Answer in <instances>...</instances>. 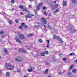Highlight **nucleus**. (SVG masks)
<instances>
[{"instance_id":"nucleus-1","label":"nucleus","mask_w":77,"mask_h":77,"mask_svg":"<svg viewBox=\"0 0 77 77\" xmlns=\"http://www.w3.org/2000/svg\"><path fill=\"white\" fill-rule=\"evenodd\" d=\"M67 29H68L70 31L71 33H75L76 32L75 29H73V28H72V26L71 25H69Z\"/></svg>"},{"instance_id":"nucleus-2","label":"nucleus","mask_w":77,"mask_h":77,"mask_svg":"<svg viewBox=\"0 0 77 77\" xmlns=\"http://www.w3.org/2000/svg\"><path fill=\"white\" fill-rule=\"evenodd\" d=\"M5 66L7 69H9V70H13L14 69L12 67V66L11 65H9L8 64L6 63Z\"/></svg>"},{"instance_id":"nucleus-3","label":"nucleus","mask_w":77,"mask_h":77,"mask_svg":"<svg viewBox=\"0 0 77 77\" xmlns=\"http://www.w3.org/2000/svg\"><path fill=\"white\" fill-rule=\"evenodd\" d=\"M41 20L45 24H47V20H46L45 18L42 17L41 18Z\"/></svg>"},{"instance_id":"nucleus-4","label":"nucleus","mask_w":77,"mask_h":77,"mask_svg":"<svg viewBox=\"0 0 77 77\" xmlns=\"http://www.w3.org/2000/svg\"><path fill=\"white\" fill-rule=\"evenodd\" d=\"M15 39L16 41H17V42H18L19 43H20V44H21V43H22L21 41L20 40V39H19V38H18V37H17V36H16L15 37Z\"/></svg>"},{"instance_id":"nucleus-5","label":"nucleus","mask_w":77,"mask_h":77,"mask_svg":"<svg viewBox=\"0 0 77 77\" xmlns=\"http://www.w3.org/2000/svg\"><path fill=\"white\" fill-rule=\"evenodd\" d=\"M25 17L28 18H32V17L31 16L30 14H28L25 15Z\"/></svg>"},{"instance_id":"nucleus-6","label":"nucleus","mask_w":77,"mask_h":77,"mask_svg":"<svg viewBox=\"0 0 77 77\" xmlns=\"http://www.w3.org/2000/svg\"><path fill=\"white\" fill-rule=\"evenodd\" d=\"M21 58L20 57H18L15 59L16 61H22V60H21Z\"/></svg>"},{"instance_id":"nucleus-7","label":"nucleus","mask_w":77,"mask_h":77,"mask_svg":"<svg viewBox=\"0 0 77 77\" xmlns=\"http://www.w3.org/2000/svg\"><path fill=\"white\" fill-rule=\"evenodd\" d=\"M19 38L20 39H24V36L22 34H20L19 35Z\"/></svg>"},{"instance_id":"nucleus-8","label":"nucleus","mask_w":77,"mask_h":77,"mask_svg":"<svg viewBox=\"0 0 77 77\" xmlns=\"http://www.w3.org/2000/svg\"><path fill=\"white\" fill-rule=\"evenodd\" d=\"M58 6V5L56 4L52 8V10H54L55 9H56L57 8Z\"/></svg>"},{"instance_id":"nucleus-9","label":"nucleus","mask_w":77,"mask_h":77,"mask_svg":"<svg viewBox=\"0 0 77 77\" xmlns=\"http://www.w3.org/2000/svg\"><path fill=\"white\" fill-rule=\"evenodd\" d=\"M32 69H35V67H33V68H31L30 69H28V72H32V71L33 70Z\"/></svg>"},{"instance_id":"nucleus-10","label":"nucleus","mask_w":77,"mask_h":77,"mask_svg":"<svg viewBox=\"0 0 77 77\" xmlns=\"http://www.w3.org/2000/svg\"><path fill=\"white\" fill-rule=\"evenodd\" d=\"M67 5V3H66V2L64 1H63V6H66Z\"/></svg>"},{"instance_id":"nucleus-11","label":"nucleus","mask_w":77,"mask_h":77,"mask_svg":"<svg viewBox=\"0 0 77 77\" xmlns=\"http://www.w3.org/2000/svg\"><path fill=\"white\" fill-rule=\"evenodd\" d=\"M4 52L6 54H8V50H7V49H6V48H5L4 49Z\"/></svg>"},{"instance_id":"nucleus-12","label":"nucleus","mask_w":77,"mask_h":77,"mask_svg":"<svg viewBox=\"0 0 77 77\" xmlns=\"http://www.w3.org/2000/svg\"><path fill=\"white\" fill-rule=\"evenodd\" d=\"M72 2L73 3H77V0H72Z\"/></svg>"},{"instance_id":"nucleus-13","label":"nucleus","mask_w":77,"mask_h":77,"mask_svg":"<svg viewBox=\"0 0 77 77\" xmlns=\"http://www.w3.org/2000/svg\"><path fill=\"white\" fill-rule=\"evenodd\" d=\"M23 10H22V11H25V12H29V11H28V10H27V9H24V8H23Z\"/></svg>"},{"instance_id":"nucleus-14","label":"nucleus","mask_w":77,"mask_h":77,"mask_svg":"<svg viewBox=\"0 0 77 77\" xmlns=\"http://www.w3.org/2000/svg\"><path fill=\"white\" fill-rule=\"evenodd\" d=\"M40 7L38 5H37L36 7V11H39L40 9Z\"/></svg>"},{"instance_id":"nucleus-15","label":"nucleus","mask_w":77,"mask_h":77,"mask_svg":"<svg viewBox=\"0 0 77 77\" xmlns=\"http://www.w3.org/2000/svg\"><path fill=\"white\" fill-rule=\"evenodd\" d=\"M20 8H21L22 10H24L23 9H24V7L22 5H20L19 6Z\"/></svg>"},{"instance_id":"nucleus-16","label":"nucleus","mask_w":77,"mask_h":77,"mask_svg":"<svg viewBox=\"0 0 77 77\" xmlns=\"http://www.w3.org/2000/svg\"><path fill=\"white\" fill-rule=\"evenodd\" d=\"M72 72H70V71H69V72H67V74L68 75H71L72 74Z\"/></svg>"},{"instance_id":"nucleus-17","label":"nucleus","mask_w":77,"mask_h":77,"mask_svg":"<svg viewBox=\"0 0 77 77\" xmlns=\"http://www.w3.org/2000/svg\"><path fill=\"white\" fill-rule=\"evenodd\" d=\"M40 7H41V6H42L43 5V3L42 2H41L39 3V5H38Z\"/></svg>"},{"instance_id":"nucleus-18","label":"nucleus","mask_w":77,"mask_h":77,"mask_svg":"<svg viewBox=\"0 0 77 77\" xmlns=\"http://www.w3.org/2000/svg\"><path fill=\"white\" fill-rule=\"evenodd\" d=\"M77 71V70L75 69H73L72 70V72L73 73H75Z\"/></svg>"},{"instance_id":"nucleus-19","label":"nucleus","mask_w":77,"mask_h":77,"mask_svg":"<svg viewBox=\"0 0 77 77\" xmlns=\"http://www.w3.org/2000/svg\"><path fill=\"white\" fill-rule=\"evenodd\" d=\"M6 75L7 77H9L10 75L9 72H7L6 73Z\"/></svg>"},{"instance_id":"nucleus-20","label":"nucleus","mask_w":77,"mask_h":77,"mask_svg":"<svg viewBox=\"0 0 77 77\" xmlns=\"http://www.w3.org/2000/svg\"><path fill=\"white\" fill-rule=\"evenodd\" d=\"M41 55L42 56H45V54H44V52H42L41 53Z\"/></svg>"},{"instance_id":"nucleus-21","label":"nucleus","mask_w":77,"mask_h":77,"mask_svg":"<svg viewBox=\"0 0 77 77\" xmlns=\"http://www.w3.org/2000/svg\"><path fill=\"white\" fill-rule=\"evenodd\" d=\"M23 49H19L18 51H19V52H23Z\"/></svg>"},{"instance_id":"nucleus-22","label":"nucleus","mask_w":77,"mask_h":77,"mask_svg":"<svg viewBox=\"0 0 77 77\" xmlns=\"http://www.w3.org/2000/svg\"><path fill=\"white\" fill-rule=\"evenodd\" d=\"M56 38L58 39V40H59V41L61 39V38H60V37H59V36L56 37Z\"/></svg>"},{"instance_id":"nucleus-23","label":"nucleus","mask_w":77,"mask_h":77,"mask_svg":"<svg viewBox=\"0 0 77 77\" xmlns=\"http://www.w3.org/2000/svg\"><path fill=\"white\" fill-rule=\"evenodd\" d=\"M70 55H72L73 56H74V55H75V53H71L70 54H69V56H70Z\"/></svg>"},{"instance_id":"nucleus-24","label":"nucleus","mask_w":77,"mask_h":77,"mask_svg":"<svg viewBox=\"0 0 77 77\" xmlns=\"http://www.w3.org/2000/svg\"><path fill=\"white\" fill-rule=\"evenodd\" d=\"M28 36H33V34H29L28 35Z\"/></svg>"},{"instance_id":"nucleus-25","label":"nucleus","mask_w":77,"mask_h":77,"mask_svg":"<svg viewBox=\"0 0 77 77\" xmlns=\"http://www.w3.org/2000/svg\"><path fill=\"white\" fill-rule=\"evenodd\" d=\"M63 74V73L61 72H58V74H59V75H62V74Z\"/></svg>"},{"instance_id":"nucleus-26","label":"nucleus","mask_w":77,"mask_h":77,"mask_svg":"<svg viewBox=\"0 0 77 77\" xmlns=\"http://www.w3.org/2000/svg\"><path fill=\"white\" fill-rule=\"evenodd\" d=\"M22 52H23V53H27V51H26V50H24V49H23Z\"/></svg>"},{"instance_id":"nucleus-27","label":"nucleus","mask_w":77,"mask_h":77,"mask_svg":"<svg viewBox=\"0 0 77 77\" xmlns=\"http://www.w3.org/2000/svg\"><path fill=\"white\" fill-rule=\"evenodd\" d=\"M38 41L40 43H42V41L41 39L38 40Z\"/></svg>"},{"instance_id":"nucleus-28","label":"nucleus","mask_w":77,"mask_h":77,"mask_svg":"<svg viewBox=\"0 0 77 77\" xmlns=\"http://www.w3.org/2000/svg\"><path fill=\"white\" fill-rule=\"evenodd\" d=\"M45 53L46 54H48V51H46L45 52Z\"/></svg>"},{"instance_id":"nucleus-29","label":"nucleus","mask_w":77,"mask_h":77,"mask_svg":"<svg viewBox=\"0 0 77 77\" xmlns=\"http://www.w3.org/2000/svg\"><path fill=\"white\" fill-rule=\"evenodd\" d=\"M8 23H9V24H12V21L11 20H10L9 21Z\"/></svg>"},{"instance_id":"nucleus-30","label":"nucleus","mask_w":77,"mask_h":77,"mask_svg":"<svg viewBox=\"0 0 77 77\" xmlns=\"http://www.w3.org/2000/svg\"><path fill=\"white\" fill-rule=\"evenodd\" d=\"M57 12H59V10L58 9H56L54 11V13H57Z\"/></svg>"},{"instance_id":"nucleus-31","label":"nucleus","mask_w":77,"mask_h":77,"mask_svg":"<svg viewBox=\"0 0 77 77\" xmlns=\"http://www.w3.org/2000/svg\"><path fill=\"white\" fill-rule=\"evenodd\" d=\"M15 22L16 23H18V20H15Z\"/></svg>"},{"instance_id":"nucleus-32","label":"nucleus","mask_w":77,"mask_h":77,"mask_svg":"<svg viewBox=\"0 0 77 77\" xmlns=\"http://www.w3.org/2000/svg\"><path fill=\"white\" fill-rule=\"evenodd\" d=\"M26 24H24V23H22L21 24V25L22 26H25Z\"/></svg>"},{"instance_id":"nucleus-33","label":"nucleus","mask_w":77,"mask_h":77,"mask_svg":"<svg viewBox=\"0 0 77 77\" xmlns=\"http://www.w3.org/2000/svg\"><path fill=\"white\" fill-rule=\"evenodd\" d=\"M73 68V66L71 65V66L70 67V69H72Z\"/></svg>"},{"instance_id":"nucleus-34","label":"nucleus","mask_w":77,"mask_h":77,"mask_svg":"<svg viewBox=\"0 0 77 77\" xmlns=\"http://www.w3.org/2000/svg\"><path fill=\"white\" fill-rule=\"evenodd\" d=\"M48 72V69H47L45 70V73H47Z\"/></svg>"},{"instance_id":"nucleus-35","label":"nucleus","mask_w":77,"mask_h":77,"mask_svg":"<svg viewBox=\"0 0 77 77\" xmlns=\"http://www.w3.org/2000/svg\"><path fill=\"white\" fill-rule=\"evenodd\" d=\"M19 28L20 29H21V30H22V29H23V27H22L21 26H20Z\"/></svg>"},{"instance_id":"nucleus-36","label":"nucleus","mask_w":77,"mask_h":77,"mask_svg":"<svg viewBox=\"0 0 77 77\" xmlns=\"http://www.w3.org/2000/svg\"><path fill=\"white\" fill-rule=\"evenodd\" d=\"M3 33H4V32H3V31H1L0 32V34H3Z\"/></svg>"},{"instance_id":"nucleus-37","label":"nucleus","mask_w":77,"mask_h":77,"mask_svg":"<svg viewBox=\"0 0 77 77\" xmlns=\"http://www.w3.org/2000/svg\"><path fill=\"white\" fill-rule=\"evenodd\" d=\"M11 3L13 4H14V3H15V1H14V0H12L11 1Z\"/></svg>"},{"instance_id":"nucleus-38","label":"nucleus","mask_w":77,"mask_h":77,"mask_svg":"<svg viewBox=\"0 0 77 77\" xmlns=\"http://www.w3.org/2000/svg\"><path fill=\"white\" fill-rule=\"evenodd\" d=\"M59 41L60 42V43H63V41H62V40L61 39Z\"/></svg>"},{"instance_id":"nucleus-39","label":"nucleus","mask_w":77,"mask_h":77,"mask_svg":"<svg viewBox=\"0 0 77 77\" xmlns=\"http://www.w3.org/2000/svg\"><path fill=\"white\" fill-rule=\"evenodd\" d=\"M52 61H53V62H55L56 61V60H55V59H54V58H53L52 59Z\"/></svg>"},{"instance_id":"nucleus-40","label":"nucleus","mask_w":77,"mask_h":77,"mask_svg":"<svg viewBox=\"0 0 77 77\" xmlns=\"http://www.w3.org/2000/svg\"><path fill=\"white\" fill-rule=\"evenodd\" d=\"M73 62H75V63H77V60H74L73 61Z\"/></svg>"},{"instance_id":"nucleus-41","label":"nucleus","mask_w":77,"mask_h":77,"mask_svg":"<svg viewBox=\"0 0 77 77\" xmlns=\"http://www.w3.org/2000/svg\"><path fill=\"white\" fill-rule=\"evenodd\" d=\"M1 37L2 38H5V36L3 35L1 36Z\"/></svg>"},{"instance_id":"nucleus-42","label":"nucleus","mask_w":77,"mask_h":77,"mask_svg":"<svg viewBox=\"0 0 77 77\" xmlns=\"http://www.w3.org/2000/svg\"><path fill=\"white\" fill-rule=\"evenodd\" d=\"M46 8H45V7H44L42 8V9H43V10H45V9Z\"/></svg>"},{"instance_id":"nucleus-43","label":"nucleus","mask_w":77,"mask_h":77,"mask_svg":"<svg viewBox=\"0 0 77 77\" xmlns=\"http://www.w3.org/2000/svg\"><path fill=\"white\" fill-rule=\"evenodd\" d=\"M20 15H24V14H23V13L22 12H20Z\"/></svg>"},{"instance_id":"nucleus-44","label":"nucleus","mask_w":77,"mask_h":77,"mask_svg":"<svg viewBox=\"0 0 77 77\" xmlns=\"http://www.w3.org/2000/svg\"><path fill=\"white\" fill-rule=\"evenodd\" d=\"M44 14H45L46 15H47V13L45 11H44Z\"/></svg>"},{"instance_id":"nucleus-45","label":"nucleus","mask_w":77,"mask_h":77,"mask_svg":"<svg viewBox=\"0 0 77 77\" xmlns=\"http://www.w3.org/2000/svg\"><path fill=\"white\" fill-rule=\"evenodd\" d=\"M66 60V58H63V60Z\"/></svg>"},{"instance_id":"nucleus-46","label":"nucleus","mask_w":77,"mask_h":77,"mask_svg":"<svg viewBox=\"0 0 77 77\" xmlns=\"http://www.w3.org/2000/svg\"><path fill=\"white\" fill-rule=\"evenodd\" d=\"M53 39H56V36H55V35H54V38H53Z\"/></svg>"},{"instance_id":"nucleus-47","label":"nucleus","mask_w":77,"mask_h":77,"mask_svg":"<svg viewBox=\"0 0 77 77\" xmlns=\"http://www.w3.org/2000/svg\"><path fill=\"white\" fill-rule=\"evenodd\" d=\"M27 26L26 25L24 26V27L25 28H27Z\"/></svg>"},{"instance_id":"nucleus-48","label":"nucleus","mask_w":77,"mask_h":77,"mask_svg":"<svg viewBox=\"0 0 77 77\" xmlns=\"http://www.w3.org/2000/svg\"><path fill=\"white\" fill-rule=\"evenodd\" d=\"M17 71L19 72H20L21 71V70H20V69H19V70H17Z\"/></svg>"},{"instance_id":"nucleus-49","label":"nucleus","mask_w":77,"mask_h":77,"mask_svg":"<svg viewBox=\"0 0 77 77\" xmlns=\"http://www.w3.org/2000/svg\"><path fill=\"white\" fill-rule=\"evenodd\" d=\"M31 17H33L34 16V15L33 14H30Z\"/></svg>"},{"instance_id":"nucleus-50","label":"nucleus","mask_w":77,"mask_h":77,"mask_svg":"<svg viewBox=\"0 0 77 77\" xmlns=\"http://www.w3.org/2000/svg\"><path fill=\"white\" fill-rule=\"evenodd\" d=\"M31 7H32V6H31V5H29V8H31Z\"/></svg>"},{"instance_id":"nucleus-51","label":"nucleus","mask_w":77,"mask_h":77,"mask_svg":"<svg viewBox=\"0 0 77 77\" xmlns=\"http://www.w3.org/2000/svg\"><path fill=\"white\" fill-rule=\"evenodd\" d=\"M47 42H48V44L50 42V41L48 40H47Z\"/></svg>"},{"instance_id":"nucleus-52","label":"nucleus","mask_w":77,"mask_h":77,"mask_svg":"<svg viewBox=\"0 0 77 77\" xmlns=\"http://www.w3.org/2000/svg\"><path fill=\"white\" fill-rule=\"evenodd\" d=\"M2 15H5V13H2Z\"/></svg>"},{"instance_id":"nucleus-53","label":"nucleus","mask_w":77,"mask_h":77,"mask_svg":"<svg viewBox=\"0 0 77 77\" xmlns=\"http://www.w3.org/2000/svg\"><path fill=\"white\" fill-rule=\"evenodd\" d=\"M11 10H12V11H14V10H15V9H14V8H12V9H11Z\"/></svg>"},{"instance_id":"nucleus-54","label":"nucleus","mask_w":77,"mask_h":77,"mask_svg":"<svg viewBox=\"0 0 77 77\" xmlns=\"http://www.w3.org/2000/svg\"><path fill=\"white\" fill-rule=\"evenodd\" d=\"M1 73H2V70L0 69V74H1Z\"/></svg>"},{"instance_id":"nucleus-55","label":"nucleus","mask_w":77,"mask_h":77,"mask_svg":"<svg viewBox=\"0 0 77 77\" xmlns=\"http://www.w3.org/2000/svg\"><path fill=\"white\" fill-rule=\"evenodd\" d=\"M45 30H47V29H46V28H45L44 31H45Z\"/></svg>"},{"instance_id":"nucleus-56","label":"nucleus","mask_w":77,"mask_h":77,"mask_svg":"<svg viewBox=\"0 0 77 77\" xmlns=\"http://www.w3.org/2000/svg\"><path fill=\"white\" fill-rule=\"evenodd\" d=\"M44 27H46V25H44Z\"/></svg>"},{"instance_id":"nucleus-57","label":"nucleus","mask_w":77,"mask_h":77,"mask_svg":"<svg viewBox=\"0 0 77 77\" xmlns=\"http://www.w3.org/2000/svg\"><path fill=\"white\" fill-rule=\"evenodd\" d=\"M54 4H55L56 3V2L54 1Z\"/></svg>"},{"instance_id":"nucleus-58","label":"nucleus","mask_w":77,"mask_h":77,"mask_svg":"<svg viewBox=\"0 0 77 77\" xmlns=\"http://www.w3.org/2000/svg\"><path fill=\"white\" fill-rule=\"evenodd\" d=\"M48 27L49 28H50V27H51V26H48Z\"/></svg>"},{"instance_id":"nucleus-59","label":"nucleus","mask_w":77,"mask_h":77,"mask_svg":"<svg viewBox=\"0 0 77 77\" xmlns=\"http://www.w3.org/2000/svg\"><path fill=\"white\" fill-rule=\"evenodd\" d=\"M49 45V44H48V45L47 46V47H48V45Z\"/></svg>"},{"instance_id":"nucleus-60","label":"nucleus","mask_w":77,"mask_h":77,"mask_svg":"<svg viewBox=\"0 0 77 77\" xmlns=\"http://www.w3.org/2000/svg\"><path fill=\"white\" fill-rule=\"evenodd\" d=\"M59 56H62V54H60L59 55Z\"/></svg>"},{"instance_id":"nucleus-61","label":"nucleus","mask_w":77,"mask_h":77,"mask_svg":"<svg viewBox=\"0 0 77 77\" xmlns=\"http://www.w3.org/2000/svg\"><path fill=\"white\" fill-rule=\"evenodd\" d=\"M61 66V65L60 64L59 65V67H60V66Z\"/></svg>"},{"instance_id":"nucleus-62","label":"nucleus","mask_w":77,"mask_h":77,"mask_svg":"<svg viewBox=\"0 0 77 77\" xmlns=\"http://www.w3.org/2000/svg\"><path fill=\"white\" fill-rule=\"evenodd\" d=\"M35 28H36V27H38V26H35Z\"/></svg>"},{"instance_id":"nucleus-63","label":"nucleus","mask_w":77,"mask_h":77,"mask_svg":"<svg viewBox=\"0 0 77 77\" xmlns=\"http://www.w3.org/2000/svg\"><path fill=\"white\" fill-rule=\"evenodd\" d=\"M23 77H27V76H26V75H24Z\"/></svg>"},{"instance_id":"nucleus-64","label":"nucleus","mask_w":77,"mask_h":77,"mask_svg":"<svg viewBox=\"0 0 77 77\" xmlns=\"http://www.w3.org/2000/svg\"><path fill=\"white\" fill-rule=\"evenodd\" d=\"M39 22H37V23L38 24H39Z\"/></svg>"}]
</instances>
